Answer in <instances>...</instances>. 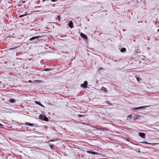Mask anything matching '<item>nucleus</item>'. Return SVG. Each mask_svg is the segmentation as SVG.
<instances>
[{"instance_id": "412c9836", "label": "nucleus", "mask_w": 159, "mask_h": 159, "mask_svg": "<svg viewBox=\"0 0 159 159\" xmlns=\"http://www.w3.org/2000/svg\"><path fill=\"white\" fill-rule=\"evenodd\" d=\"M58 0H51V1L52 2H55L57 1Z\"/></svg>"}, {"instance_id": "4be33fe9", "label": "nucleus", "mask_w": 159, "mask_h": 159, "mask_svg": "<svg viewBox=\"0 0 159 159\" xmlns=\"http://www.w3.org/2000/svg\"><path fill=\"white\" fill-rule=\"evenodd\" d=\"M58 19H59V20H60V16H58Z\"/></svg>"}, {"instance_id": "5701e85b", "label": "nucleus", "mask_w": 159, "mask_h": 159, "mask_svg": "<svg viewBox=\"0 0 159 159\" xmlns=\"http://www.w3.org/2000/svg\"><path fill=\"white\" fill-rule=\"evenodd\" d=\"M50 69H45V70L46 71H48Z\"/></svg>"}, {"instance_id": "f257e3e1", "label": "nucleus", "mask_w": 159, "mask_h": 159, "mask_svg": "<svg viewBox=\"0 0 159 159\" xmlns=\"http://www.w3.org/2000/svg\"><path fill=\"white\" fill-rule=\"evenodd\" d=\"M88 85V82L87 81H85L84 82V83L83 84H82L81 85V87L84 88H86L87 87Z\"/></svg>"}, {"instance_id": "423d86ee", "label": "nucleus", "mask_w": 159, "mask_h": 159, "mask_svg": "<svg viewBox=\"0 0 159 159\" xmlns=\"http://www.w3.org/2000/svg\"><path fill=\"white\" fill-rule=\"evenodd\" d=\"M139 135L140 137L143 138H145V135L144 133H139Z\"/></svg>"}, {"instance_id": "b1692460", "label": "nucleus", "mask_w": 159, "mask_h": 159, "mask_svg": "<svg viewBox=\"0 0 159 159\" xmlns=\"http://www.w3.org/2000/svg\"><path fill=\"white\" fill-rule=\"evenodd\" d=\"M28 82L29 83H31L32 82V81L31 80H29L28 81Z\"/></svg>"}, {"instance_id": "393cba45", "label": "nucleus", "mask_w": 159, "mask_h": 159, "mask_svg": "<svg viewBox=\"0 0 159 159\" xmlns=\"http://www.w3.org/2000/svg\"><path fill=\"white\" fill-rule=\"evenodd\" d=\"M46 0H42L43 2H44Z\"/></svg>"}, {"instance_id": "ddd939ff", "label": "nucleus", "mask_w": 159, "mask_h": 159, "mask_svg": "<svg viewBox=\"0 0 159 159\" xmlns=\"http://www.w3.org/2000/svg\"><path fill=\"white\" fill-rule=\"evenodd\" d=\"M28 13V12H25V13L26 14H23V15H20V16H19V17H23V16H26V15H28V14H30V13H28V14H26V13Z\"/></svg>"}, {"instance_id": "1a4fd4ad", "label": "nucleus", "mask_w": 159, "mask_h": 159, "mask_svg": "<svg viewBox=\"0 0 159 159\" xmlns=\"http://www.w3.org/2000/svg\"><path fill=\"white\" fill-rule=\"evenodd\" d=\"M35 103L37 104H38L39 105H40L41 106V107H44L42 104H41V103H40V102H38L37 101H35Z\"/></svg>"}, {"instance_id": "6e6552de", "label": "nucleus", "mask_w": 159, "mask_h": 159, "mask_svg": "<svg viewBox=\"0 0 159 159\" xmlns=\"http://www.w3.org/2000/svg\"><path fill=\"white\" fill-rule=\"evenodd\" d=\"M68 25H69V27L70 28H72L73 27V24L72 22V21H71L69 23Z\"/></svg>"}, {"instance_id": "f03ea898", "label": "nucleus", "mask_w": 159, "mask_h": 159, "mask_svg": "<svg viewBox=\"0 0 159 159\" xmlns=\"http://www.w3.org/2000/svg\"><path fill=\"white\" fill-rule=\"evenodd\" d=\"M149 106H142L141 107H135V108H134L133 109H135L136 110H139V109H145L147 108V107H149Z\"/></svg>"}, {"instance_id": "7ed1b4c3", "label": "nucleus", "mask_w": 159, "mask_h": 159, "mask_svg": "<svg viewBox=\"0 0 159 159\" xmlns=\"http://www.w3.org/2000/svg\"><path fill=\"white\" fill-rule=\"evenodd\" d=\"M41 37V36H36L35 37H33L30 39L29 40L30 41H32L33 40L36 39H38L40 38Z\"/></svg>"}, {"instance_id": "9b49d317", "label": "nucleus", "mask_w": 159, "mask_h": 159, "mask_svg": "<svg viewBox=\"0 0 159 159\" xmlns=\"http://www.w3.org/2000/svg\"><path fill=\"white\" fill-rule=\"evenodd\" d=\"M101 90L105 92L107 91V89L104 87H102L101 88Z\"/></svg>"}, {"instance_id": "20e7f679", "label": "nucleus", "mask_w": 159, "mask_h": 159, "mask_svg": "<svg viewBox=\"0 0 159 159\" xmlns=\"http://www.w3.org/2000/svg\"><path fill=\"white\" fill-rule=\"evenodd\" d=\"M80 35L81 37L83 38H84L85 39H87V37L83 33H81L80 34Z\"/></svg>"}, {"instance_id": "f8f14e48", "label": "nucleus", "mask_w": 159, "mask_h": 159, "mask_svg": "<svg viewBox=\"0 0 159 159\" xmlns=\"http://www.w3.org/2000/svg\"><path fill=\"white\" fill-rule=\"evenodd\" d=\"M44 116L42 115H40L39 116V118L40 120H43V119H44Z\"/></svg>"}, {"instance_id": "2eb2a0df", "label": "nucleus", "mask_w": 159, "mask_h": 159, "mask_svg": "<svg viewBox=\"0 0 159 159\" xmlns=\"http://www.w3.org/2000/svg\"><path fill=\"white\" fill-rule=\"evenodd\" d=\"M126 50V49L125 48H123L120 49L121 52H125Z\"/></svg>"}, {"instance_id": "4468645a", "label": "nucleus", "mask_w": 159, "mask_h": 159, "mask_svg": "<svg viewBox=\"0 0 159 159\" xmlns=\"http://www.w3.org/2000/svg\"><path fill=\"white\" fill-rule=\"evenodd\" d=\"M43 120H45L47 121H48V119L47 117L46 116H44V119H43Z\"/></svg>"}, {"instance_id": "6ab92c4d", "label": "nucleus", "mask_w": 159, "mask_h": 159, "mask_svg": "<svg viewBox=\"0 0 159 159\" xmlns=\"http://www.w3.org/2000/svg\"><path fill=\"white\" fill-rule=\"evenodd\" d=\"M78 116H79V117H83V116H84L83 115H79V114L78 115Z\"/></svg>"}, {"instance_id": "dca6fc26", "label": "nucleus", "mask_w": 159, "mask_h": 159, "mask_svg": "<svg viewBox=\"0 0 159 159\" xmlns=\"http://www.w3.org/2000/svg\"><path fill=\"white\" fill-rule=\"evenodd\" d=\"M25 2L24 1H20V4L24 3Z\"/></svg>"}, {"instance_id": "9d476101", "label": "nucleus", "mask_w": 159, "mask_h": 159, "mask_svg": "<svg viewBox=\"0 0 159 159\" xmlns=\"http://www.w3.org/2000/svg\"><path fill=\"white\" fill-rule=\"evenodd\" d=\"M25 124L26 125H29L31 126L34 125V124L29 123V122H25Z\"/></svg>"}, {"instance_id": "0eeeda50", "label": "nucleus", "mask_w": 159, "mask_h": 159, "mask_svg": "<svg viewBox=\"0 0 159 159\" xmlns=\"http://www.w3.org/2000/svg\"><path fill=\"white\" fill-rule=\"evenodd\" d=\"M87 152L88 153L92 154L94 155H96L97 154V153L93 151H87Z\"/></svg>"}, {"instance_id": "bb28decb", "label": "nucleus", "mask_w": 159, "mask_h": 159, "mask_svg": "<svg viewBox=\"0 0 159 159\" xmlns=\"http://www.w3.org/2000/svg\"><path fill=\"white\" fill-rule=\"evenodd\" d=\"M103 68H100V69H102Z\"/></svg>"}, {"instance_id": "aec40b11", "label": "nucleus", "mask_w": 159, "mask_h": 159, "mask_svg": "<svg viewBox=\"0 0 159 159\" xmlns=\"http://www.w3.org/2000/svg\"><path fill=\"white\" fill-rule=\"evenodd\" d=\"M143 143H147V144H150V143H149L146 141H145V142H143Z\"/></svg>"}, {"instance_id": "f3484780", "label": "nucleus", "mask_w": 159, "mask_h": 159, "mask_svg": "<svg viewBox=\"0 0 159 159\" xmlns=\"http://www.w3.org/2000/svg\"><path fill=\"white\" fill-rule=\"evenodd\" d=\"M136 78V79L139 82V80H141V79H139V78H138V77H137Z\"/></svg>"}, {"instance_id": "39448f33", "label": "nucleus", "mask_w": 159, "mask_h": 159, "mask_svg": "<svg viewBox=\"0 0 159 159\" xmlns=\"http://www.w3.org/2000/svg\"><path fill=\"white\" fill-rule=\"evenodd\" d=\"M9 102L12 103H14L16 102V100L15 99L10 98L8 101Z\"/></svg>"}, {"instance_id": "a211bd4d", "label": "nucleus", "mask_w": 159, "mask_h": 159, "mask_svg": "<svg viewBox=\"0 0 159 159\" xmlns=\"http://www.w3.org/2000/svg\"><path fill=\"white\" fill-rule=\"evenodd\" d=\"M132 117V116L129 115L127 117L128 118H129L130 119Z\"/></svg>"}, {"instance_id": "a878e982", "label": "nucleus", "mask_w": 159, "mask_h": 159, "mask_svg": "<svg viewBox=\"0 0 159 159\" xmlns=\"http://www.w3.org/2000/svg\"><path fill=\"white\" fill-rule=\"evenodd\" d=\"M157 31L158 32L159 31V29H158Z\"/></svg>"}]
</instances>
